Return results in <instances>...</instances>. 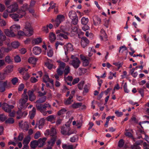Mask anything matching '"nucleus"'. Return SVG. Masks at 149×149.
Returning <instances> with one entry per match:
<instances>
[{
	"label": "nucleus",
	"instance_id": "f257e3e1",
	"mask_svg": "<svg viewBox=\"0 0 149 149\" xmlns=\"http://www.w3.org/2000/svg\"><path fill=\"white\" fill-rule=\"evenodd\" d=\"M21 28L20 26L18 24H14L10 27V31L8 29H5L4 32L6 36L10 37H13L16 36L15 32Z\"/></svg>",
	"mask_w": 149,
	"mask_h": 149
},
{
	"label": "nucleus",
	"instance_id": "f03ea898",
	"mask_svg": "<svg viewBox=\"0 0 149 149\" xmlns=\"http://www.w3.org/2000/svg\"><path fill=\"white\" fill-rule=\"evenodd\" d=\"M56 32L58 40H62L63 39L68 38V36L69 33L64 26H61L60 29L56 30Z\"/></svg>",
	"mask_w": 149,
	"mask_h": 149
},
{
	"label": "nucleus",
	"instance_id": "7ed1b4c3",
	"mask_svg": "<svg viewBox=\"0 0 149 149\" xmlns=\"http://www.w3.org/2000/svg\"><path fill=\"white\" fill-rule=\"evenodd\" d=\"M37 109L40 111L44 116H46L48 113L50 114L52 113V111H46L47 108H50L51 106L49 103H45L44 104H37L36 105Z\"/></svg>",
	"mask_w": 149,
	"mask_h": 149
},
{
	"label": "nucleus",
	"instance_id": "20e7f679",
	"mask_svg": "<svg viewBox=\"0 0 149 149\" xmlns=\"http://www.w3.org/2000/svg\"><path fill=\"white\" fill-rule=\"evenodd\" d=\"M27 92V89H24V93L22 95V98L19 100L18 103V107L19 109H22L24 107V105L27 102L28 99V96L26 94Z\"/></svg>",
	"mask_w": 149,
	"mask_h": 149
},
{
	"label": "nucleus",
	"instance_id": "39448f33",
	"mask_svg": "<svg viewBox=\"0 0 149 149\" xmlns=\"http://www.w3.org/2000/svg\"><path fill=\"white\" fill-rule=\"evenodd\" d=\"M71 58L72 60L69 61V58L67 57L65 61V62H68L69 64L72 65L74 68H78L80 63V60L77 58L73 55H71Z\"/></svg>",
	"mask_w": 149,
	"mask_h": 149
},
{
	"label": "nucleus",
	"instance_id": "423d86ee",
	"mask_svg": "<svg viewBox=\"0 0 149 149\" xmlns=\"http://www.w3.org/2000/svg\"><path fill=\"white\" fill-rule=\"evenodd\" d=\"M70 123L68 122L64 125L63 126L61 130V133L64 135H69L75 133V132L71 130L70 127Z\"/></svg>",
	"mask_w": 149,
	"mask_h": 149
},
{
	"label": "nucleus",
	"instance_id": "0eeeda50",
	"mask_svg": "<svg viewBox=\"0 0 149 149\" xmlns=\"http://www.w3.org/2000/svg\"><path fill=\"white\" fill-rule=\"evenodd\" d=\"M10 83L6 80L4 81H0V92H3L6 90V88H9L11 86Z\"/></svg>",
	"mask_w": 149,
	"mask_h": 149
},
{
	"label": "nucleus",
	"instance_id": "6e6552de",
	"mask_svg": "<svg viewBox=\"0 0 149 149\" xmlns=\"http://www.w3.org/2000/svg\"><path fill=\"white\" fill-rule=\"evenodd\" d=\"M68 16L69 18L72 20V23L74 25H76L78 20L76 13L73 10H71L69 12Z\"/></svg>",
	"mask_w": 149,
	"mask_h": 149
},
{
	"label": "nucleus",
	"instance_id": "1a4fd4ad",
	"mask_svg": "<svg viewBox=\"0 0 149 149\" xmlns=\"http://www.w3.org/2000/svg\"><path fill=\"white\" fill-rule=\"evenodd\" d=\"M24 28L23 29L24 31H27L29 33H26L27 36H30L33 34V30L31 27V25L29 22H27L25 23Z\"/></svg>",
	"mask_w": 149,
	"mask_h": 149
},
{
	"label": "nucleus",
	"instance_id": "9d476101",
	"mask_svg": "<svg viewBox=\"0 0 149 149\" xmlns=\"http://www.w3.org/2000/svg\"><path fill=\"white\" fill-rule=\"evenodd\" d=\"M21 14L20 12L18 10L17 14L13 13L10 15V17L12 18L15 21H18L19 18H22L23 17L25 16V13L24 12H22Z\"/></svg>",
	"mask_w": 149,
	"mask_h": 149
},
{
	"label": "nucleus",
	"instance_id": "9b49d317",
	"mask_svg": "<svg viewBox=\"0 0 149 149\" xmlns=\"http://www.w3.org/2000/svg\"><path fill=\"white\" fill-rule=\"evenodd\" d=\"M18 8V5L16 2H14L13 3L7 7V11L9 13H12L15 12Z\"/></svg>",
	"mask_w": 149,
	"mask_h": 149
},
{
	"label": "nucleus",
	"instance_id": "f8f14e48",
	"mask_svg": "<svg viewBox=\"0 0 149 149\" xmlns=\"http://www.w3.org/2000/svg\"><path fill=\"white\" fill-rule=\"evenodd\" d=\"M57 62L58 63L59 65V68L57 70V72L58 75H61L62 74L64 71V68L65 67V64L60 60H58Z\"/></svg>",
	"mask_w": 149,
	"mask_h": 149
},
{
	"label": "nucleus",
	"instance_id": "ddd939ff",
	"mask_svg": "<svg viewBox=\"0 0 149 149\" xmlns=\"http://www.w3.org/2000/svg\"><path fill=\"white\" fill-rule=\"evenodd\" d=\"M65 20V17L63 15H59L57 16L56 19L54 22V26L58 27L61 22Z\"/></svg>",
	"mask_w": 149,
	"mask_h": 149
},
{
	"label": "nucleus",
	"instance_id": "4468645a",
	"mask_svg": "<svg viewBox=\"0 0 149 149\" xmlns=\"http://www.w3.org/2000/svg\"><path fill=\"white\" fill-rule=\"evenodd\" d=\"M136 135L138 136L139 135L137 136V138L140 139L141 137H144V139L149 143V137H148L147 135H146L144 132L141 130H140L139 131L136 133Z\"/></svg>",
	"mask_w": 149,
	"mask_h": 149
},
{
	"label": "nucleus",
	"instance_id": "2eb2a0df",
	"mask_svg": "<svg viewBox=\"0 0 149 149\" xmlns=\"http://www.w3.org/2000/svg\"><path fill=\"white\" fill-rule=\"evenodd\" d=\"M14 107L13 105H9L6 103H4L2 105V108L7 112H10Z\"/></svg>",
	"mask_w": 149,
	"mask_h": 149
},
{
	"label": "nucleus",
	"instance_id": "dca6fc26",
	"mask_svg": "<svg viewBox=\"0 0 149 149\" xmlns=\"http://www.w3.org/2000/svg\"><path fill=\"white\" fill-rule=\"evenodd\" d=\"M43 81L44 82L46 83V85L47 87L49 86V84L48 82L51 83L52 85L53 86L54 84V81L53 80L50 79L49 77L48 76L47 74H45L43 78Z\"/></svg>",
	"mask_w": 149,
	"mask_h": 149
},
{
	"label": "nucleus",
	"instance_id": "f3484780",
	"mask_svg": "<svg viewBox=\"0 0 149 149\" xmlns=\"http://www.w3.org/2000/svg\"><path fill=\"white\" fill-rule=\"evenodd\" d=\"M65 54L66 55L68 52L72 51L73 50L72 45L70 43H68L64 47Z\"/></svg>",
	"mask_w": 149,
	"mask_h": 149
},
{
	"label": "nucleus",
	"instance_id": "a211bd4d",
	"mask_svg": "<svg viewBox=\"0 0 149 149\" xmlns=\"http://www.w3.org/2000/svg\"><path fill=\"white\" fill-rule=\"evenodd\" d=\"M20 127L24 130L27 131L29 128V124L28 122H25L24 123L22 121L19 123Z\"/></svg>",
	"mask_w": 149,
	"mask_h": 149
},
{
	"label": "nucleus",
	"instance_id": "6ab92c4d",
	"mask_svg": "<svg viewBox=\"0 0 149 149\" xmlns=\"http://www.w3.org/2000/svg\"><path fill=\"white\" fill-rule=\"evenodd\" d=\"M56 139V138L55 136L52 137L50 140L47 141V147L49 148L51 147L52 149V147L54 144Z\"/></svg>",
	"mask_w": 149,
	"mask_h": 149
},
{
	"label": "nucleus",
	"instance_id": "aec40b11",
	"mask_svg": "<svg viewBox=\"0 0 149 149\" xmlns=\"http://www.w3.org/2000/svg\"><path fill=\"white\" fill-rule=\"evenodd\" d=\"M41 49L39 47L36 46L33 48V53L36 55H38L40 54L41 53Z\"/></svg>",
	"mask_w": 149,
	"mask_h": 149
},
{
	"label": "nucleus",
	"instance_id": "412c9836",
	"mask_svg": "<svg viewBox=\"0 0 149 149\" xmlns=\"http://www.w3.org/2000/svg\"><path fill=\"white\" fill-rule=\"evenodd\" d=\"M89 41L86 38H81V46L84 48L88 44Z\"/></svg>",
	"mask_w": 149,
	"mask_h": 149
},
{
	"label": "nucleus",
	"instance_id": "4be33fe9",
	"mask_svg": "<svg viewBox=\"0 0 149 149\" xmlns=\"http://www.w3.org/2000/svg\"><path fill=\"white\" fill-rule=\"evenodd\" d=\"M28 94L29 96V100L31 101L34 100L36 97L33 94V91L29 90L28 92Z\"/></svg>",
	"mask_w": 149,
	"mask_h": 149
},
{
	"label": "nucleus",
	"instance_id": "5701e85b",
	"mask_svg": "<svg viewBox=\"0 0 149 149\" xmlns=\"http://www.w3.org/2000/svg\"><path fill=\"white\" fill-rule=\"evenodd\" d=\"M56 116L53 115H51L47 117L46 118L47 120L52 123H54L55 122Z\"/></svg>",
	"mask_w": 149,
	"mask_h": 149
},
{
	"label": "nucleus",
	"instance_id": "b1692460",
	"mask_svg": "<svg viewBox=\"0 0 149 149\" xmlns=\"http://www.w3.org/2000/svg\"><path fill=\"white\" fill-rule=\"evenodd\" d=\"M93 23L95 26L99 25L101 23V19L97 16L94 17L93 19Z\"/></svg>",
	"mask_w": 149,
	"mask_h": 149
},
{
	"label": "nucleus",
	"instance_id": "393cba45",
	"mask_svg": "<svg viewBox=\"0 0 149 149\" xmlns=\"http://www.w3.org/2000/svg\"><path fill=\"white\" fill-rule=\"evenodd\" d=\"M46 140L47 138L45 137L39 139L38 141H37L38 142V147H40L44 145Z\"/></svg>",
	"mask_w": 149,
	"mask_h": 149
},
{
	"label": "nucleus",
	"instance_id": "a878e982",
	"mask_svg": "<svg viewBox=\"0 0 149 149\" xmlns=\"http://www.w3.org/2000/svg\"><path fill=\"white\" fill-rule=\"evenodd\" d=\"M28 5L26 3H25L21 7V8L18 10L21 14H22V12L23 11L25 13V15L26 13L25 11L28 9Z\"/></svg>",
	"mask_w": 149,
	"mask_h": 149
},
{
	"label": "nucleus",
	"instance_id": "bb28decb",
	"mask_svg": "<svg viewBox=\"0 0 149 149\" xmlns=\"http://www.w3.org/2000/svg\"><path fill=\"white\" fill-rule=\"evenodd\" d=\"M7 45L8 47H2L1 48L2 50H3L4 53H8L12 49V47L10 46L9 44H7Z\"/></svg>",
	"mask_w": 149,
	"mask_h": 149
},
{
	"label": "nucleus",
	"instance_id": "cd10ccee",
	"mask_svg": "<svg viewBox=\"0 0 149 149\" xmlns=\"http://www.w3.org/2000/svg\"><path fill=\"white\" fill-rule=\"evenodd\" d=\"M72 125H76L78 128H80L82 125V121L81 120H77L76 122L74 121L72 122Z\"/></svg>",
	"mask_w": 149,
	"mask_h": 149
},
{
	"label": "nucleus",
	"instance_id": "c85d7f7f",
	"mask_svg": "<svg viewBox=\"0 0 149 149\" xmlns=\"http://www.w3.org/2000/svg\"><path fill=\"white\" fill-rule=\"evenodd\" d=\"M26 107V106L25 105V104L24 105V107L22 109H19L18 107H17L19 110L17 112V119H19L21 118L22 117V112L20 109L24 108Z\"/></svg>",
	"mask_w": 149,
	"mask_h": 149
},
{
	"label": "nucleus",
	"instance_id": "c756f323",
	"mask_svg": "<svg viewBox=\"0 0 149 149\" xmlns=\"http://www.w3.org/2000/svg\"><path fill=\"white\" fill-rule=\"evenodd\" d=\"M42 41V39L40 37L37 38L33 39L32 41V43L35 45H38L41 43Z\"/></svg>",
	"mask_w": 149,
	"mask_h": 149
},
{
	"label": "nucleus",
	"instance_id": "7c9ffc66",
	"mask_svg": "<svg viewBox=\"0 0 149 149\" xmlns=\"http://www.w3.org/2000/svg\"><path fill=\"white\" fill-rule=\"evenodd\" d=\"M52 60H48L45 63V65L49 69H51L53 67V65L52 64Z\"/></svg>",
	"mask_w": 149,
	"mask_h": 149
},
{
	"label": "nucleus",
	"instance_id": "2f4dec72",
	"mask_svg": "<svg viewBox=\"0 0 149 149\" xmlns=\"http://www.w3.org/2000/svg\"><path fill=\"white\" fill-rule=\"evenodd\" d=\"M38 60V59L33 57H31L28 59V62L31 64L35 65Z\"/></svg>",
	"mask_w": 149,
	"mask_h": 149
},
{
	"label": "nucleus",
	"instance_id": "473e14b6",
	"mask_svg": "<svg viewBox=\"0 0 149 149\" xmlns=\"http://www.w3.org/2000/svg\"><path fill=\"white\" fill-rule=\"evenodd\" d=\"M5 62L8 64L12 63L13 62V59L9 55L6 56L5 59Z\"/></svg>",
	"mask_w": 149,
	"mask_h": 149
},
{
	"label": "nucleus",
	"instance_id": "72a5a7b5",
	"mask_svg": "<svg viewBox=\"0 0 149 149\" xmlns=\"http://www.w3.org/2000/svg\"><path fill=\"white\" fill-rule=\"evenodd\" d=\"M31 137L30 136H28L26 137L24 139L23 141V145H28L29 143L31 140Z\"/></svg>",
	"mask_w": 149,
	"mask_h": 149
},
{
	"label": "nucleus",
	"instance_id": "f704fd0d",
	"mask_svg": "<svg viewBox=\"0 0 149 149\" xmlns=\"http://www.w3.org/2000/svg\"><path fill=\"white\" fill-rule=\"evenodd\" d=\"M125 130L126 132L125 133V135L126 136H127L131 138V139H132V140H133L134 142L136 141V139L134 138L132 136V134L130 132H128L127 130L126 129Z\"/></svg>",
	"mask_w": 149,
	"mask_h": 149
},
{
	"label": "nucleus",
	"instance_id": "c9c22d12",
	"mask_svg": "<svg viewBox=\"0 0 149 149\" xmlns=\"http://www.w3.org/2000/svg\"><path fill=\"white\" fill-rule=\"evenodd\" d=\"M47 98L46 96H44L40 98L38 100H37L36 103H37L36 105L37 104H40V103H42L45 101Z\"/></svg>",
	"mask_w": 149,
	"mask_h": 149
},
{
	"label": "nucleus",
	"instance_id": "e433bc0d",
	"mask_svg": "<svg viewBox=\"0 0 149 149\" xmlns=\"http://www.w3.org/2000/svg\"><path fill=\"white\" fill-rule=\"evenodd\" d=\"M49 39L51 42H54L56 39L55 34L53 32L50 33H49Z\"/></svg>",
	"mask_w": 149,
	"mask_h": 149
},
{
	"label": "nucleus",
	"instance_id": "4c0bfd02",
	"mask_svg": "<svg viewBox=\"0 0 149 149\" xmlns=\"http://www.w3.org/2000/svg\"><path fill=\"white\" fill-rule=\"evenodd\" d=\"M66 112V109L65 108H63L58 111L57 114L58 116H63Z\"/></svg>",
	"mask_w": 149,
	"mask_h": 149
},
{
	"label": "nucleus",
	"instance_id": "58836bf2",
	"mask_svg": "<svg viewBox=\"0 0 149 149\" xmlns=\"http://www.w3.org/2000/svg\"><path fill=\"white\" fill-rule=\"evenodd\" d=\"M101 35L100 36V38L102 40L103 37L107 39V36L105 31L103 29H102L100 31Z\"/></svg>",
	"mask_w": 149,
	"mask_h": 149
},
{
	"label": "nucleus",
	"instance_id": "ea45409f",
	"mask_svg": "<svg viewBox=\"0 0 149 149\" xmlns=\"http://www.w3.org/2000/svg\"><path fill=\"white\" fill-rule=\"evenodd\" d=\"M19 43L17 41H14L12 42L11 44L12 48H17L19 46Z\"/></svg>",
	"mask_w": 149,
	"mask_h": 149
},
{
	"label": "nucleus",
	"instance_id": "a19ab883",
	"mask_svg": "<svg viewBox=\"0 0 149 149\" xmlns=\"http://www.w3.org/2000/svg\"><path fill=\"white\" fill-rule=\"evenodd\" d=\"M31 147L33 148H35L38 146V142L36 140H34L31 142Z\"/></svg>",
	"mask_w": 149,
	"mask_h": 149
},
{
	"label": "nucleus",
	"instance_id": "79ce46f5",
	"mask_svg": "<svg viewBox=\"0 0 149 149\" xmlns=\"http://www.w3.org/2000/svg\"><path fill=\"white\" fill-rule=\"evenodd\" d=\"M45 122V120L43 118L40 119L39 121L38 127L39 129H41L43 127Z\"/></svg>",
	"mask_w": 149,
	"mask_h": 149
},
{
	"label": "nucleus",
	"instance_id": "37998d69",
	"mask_svg": "<svg viewBox=\"0 0 149 149\" xmlns=\"http://www.w3.org/2000/svg\"><path fill=\"white\" fill-rule=\"evenodd\" d=\"M49 47L47 52V55L49 57H51L53 54V50L51 48L49 47Z\"/></svg>",
	"mask_w": 149,
	"mask_h": 149
},
{
	"label": "nucleus",
	"instance_id": "c03bdc74",
	"mask_svg": "<svg viewBox=\"0 0 149 149\" xmlns=\"http://www.w3.org/2000/svg\"><path fill=\"white\" fill-rule=\"evenodd\" d=\"M81 105V103H74L70 107L74 109H77L80 107Z\"/></svg>",
	"mask_w": 149,
	"mask_h": 149
},
{
	"label": "nucleus",
	"instance_id": "a18cd8bd",
	"mask_svg": "<svg viewBox=\"0 0 149 149\" xmlns=\"http://www.w3.org/2000/svg\"><path fill=\"white\" fill-rule=\"evenodd\" d=\"M139 143L137 142H136L133 145H131L130 148L131 149H140V148L138 146Z\"/></svg>",
	"mask_w": 149,
	"mask_h": 149
},
{
	"label": "nucleus",
	"instance_id": "49530a36",
	"mask_svg": "<svg viewBox=\"0 0 149 149\" xmlns=\"http://www.w3.org/2000/svg\"><path fill=\"white\" fill-rule=\"evenodd\" d=\"M88 19L87 18H85L83 17L81 19V23L82 24L84 25H86L88 23Z\"/></svg>",
	"mask_w": 149,
	"mask_h": 149
},
{
	"label": "nucleus",
	"instance_id": "de8ad7c7",
	"mask_svg": "<svg viewBox=\"0 0 149 149\" xmlns=\"http://www.w3.org/2000/svg\"><path fill=\"white\" fill-rule=\"evenodd\" d=\"M36 109L35 108H33L32 110L30 112L29 115L31 119H32L34 116L36 114Z\"/></svg>",
	"mask_w": 149,
	"mask_h": 149
},
{
	"label": "nucleus",
	"instance_id": "09e8293b",
	"mask_svg": "<svg viewBox=\"0 0 149 149\" xmlns=\"http://www.w3.org/2000/svg\"><path fill=\"white\" fill-rule=\"evenodd\" d=\"M26 33H29L27 31H23L21 30H19L18 31L17 35L19 36H27L26 35Z\"/></svg>",
	"mask_w": 149,
	"mask_h": 149
},
{
	"label": "nucleus",
	"instance_id": "8fccbe9b",
	"mask_svg": "<svg viewBox=\"0 0 149 149\" xmlns=\"http://www.w3.org/2000/svg\"><path fill=\"white\" fill-rule=\"evenodd\" d=\"M56 130L54 128H52L50 132V135L52 136V137L55 136L56 138Z\"/></svg>",
	"mask_w": 149,
	"mask_h": 149
},
{
	"label": "nucleus",
	"instance_id": "3c124183",
	"mask_svg": "<svg viewBox=\"0 0 149 149\" xmlns=\"http://www.w3.org/2000/svg\"><path fill=\"white\" fill-rule=\"evenodd\" d=\"M13 66L12 65H8L6 67V72L10 73L13 70Z\"/></svg>",
	"mask_w": 149,
	"mask_h": 149
},
{
	"label": "nucleus",
	"instance_id": "603ef678",
	"mask_svg": "<svg viewBox=\"0 0 149 149\" xmlns=\"http://www.w3.org/2000/svg\"><path fill=\"white\" fill-rule=\"evenodd\" d=\"M6 37L3 35L0 36V46L3 45V41L5 40L6 39Z\"/></svg>",
	"mask_w": 149,
	"mask_h": 149
},
{
	"label": "nucleus",
	"instance_id": "864d4df0",
	"mask_svg": "<svg viewBox=\"0 0 149 149\" xmlns=\"http://www.w3.org/2000/svg\"><path fill=\"white\" fill-rule=\"evenodd\" d=\"M62 148L63 149H73V146L72 145L63 144Z\"/></svg>",
	"mask_w": 149,
	"mask_h": 149
},
{
	"label": "nucleus",
	"instance_id": "5fc2aeb1",
	"mask_svg": "<svg viewBox=\"0 0 149 149\" xmlns=\"http://www.w3.org/2000/svg\"><path fill=\"white\" fill-rule=\"evenodd\" d=\"M116 72L113 73V72H110L109 73V75L108 77V79H113V77H116Z\"/></svg>",
	"mask_w": 149,
	"mask_h": 149
},
{
	"label": "nucleus",
	"instance_id": "6e6d98bb",
	"mask_svg": "<svg viewBox=\"0 0 149 149\" xmlns=\"http://www.w3.org/2000/svg\"><path fill=\"white\" fill-rule=\"evenodd\" d=\"M78 138L77 136H74L70 139V141L72 142H74L78 141Z\"/></svg>",
	"mask_w": 149,
	"mask_h": 149
},
{
	"label": "nucleus",
	"instance_id": "4d7b16f0",
	"mask_svg": "<svg viewBox=\"0 0 149 149\" xmlns=\"http://www.w3.org/2000/svg\"><path fill=\"white\" fill-rule=\"evenodd\" d=\"M72 98L69 97L68 99L65 100L64 103L66 105H68L71 103L72 100H71Z\"/></svg>",
	"mask_w": 149,
	"mask_h": 149
},
{
	"label": "nucleus",
	"instance_id": "13d9d810",
	"mask_svg": "<svg viewBox=\"0 0 149 149\" xmlns=\"http://www.w3.org/2000/svg\"><path fill=\"white\" fill-rule=\"evenodd\" d=\"M14 59L15 62L16 63H19L21 61L20 57L18 55L15 56L14 58Z\"/></svg>",
	"mask_w": 149,
	"mask_h": 149
},
{
	"label": "nucleus",
	"instance_id": "bf43d9fd",
	"mask_svg": "<svg viewBox=\"0 0 149 149\" xmlns=\"http://www.w3.org/2000/svg\"><path fill=\"white\" fill-rule=\"evenodd\" d=\"M89 52L88 56H92L93 54V53L92 52H93L95 53L96 52L95 50L93 48L91 47H89Z\"/></svg>",
	"mask_w": 149,
	"mask_h": 149
},
{
	"label": "nucleus",
	"instance_id": "052dcab7",
	"mask_svg": "<svg viewBox=\"0 0 149 149\" xmlns=\"http://www.w3.org/2000/svg\"><path fill=\"white\" fill-rule=\"evenodd\" d=\"M14 122V120L13 118H8L6 120L5 123H6L12 124Z\"/></svg>",
	"mask_w": 149,
	"mask_h": 149
},
{
	"label": "nucleus",
	"instance_id": "680f3d73",
	"mask_svg": "<svg viewBox=\"0 0 149 149\" xmlns=\"http://www.w3.org/2000/svg\"><path fill=\"white\" fill-rule=\"evenodd\" d=\"M70 68L68 66H67L65 69L64 72L65 76L67 75L69 73L70 71Z\"/></svg>",
	"mask_w": 149,
	"mask_h": 149
},
{
	"label": "nucleus",
	"instance_id": "e2e57ef3",
	"mask_svg": "<svg viewBox=\"0 0 149 149\" xmlns=\"http://www.w3.org/2000/svg\"><path fill=\"white\" fill-rule=\"evenodd\" d=\"M127 49V48L126 47L125 45H123L120 47L119 52H120L122 53Z\"/></svg>",
	"mask_w": 149,
	"mask_h": 149
},
{
	"label": "nucleus",
	"instance_id": "0e129e2a",
	"mask_svg": "<svg viewBox=\"0 0 149 149\" xmlns=\"http://www.w3.org/2000/svg\"><path fill=\"white\" fill-rule=\"evenodd\" d=\"M18 79L17 77H14L12 79L11 81L12 84L13 85H15L18 82Z\"/></svg>",
	"mask_w": 149,
	"mask_h": 149
},
{
	"label": "nucleus",
	"instance_id": "69168bd1",
	"mask_svg": "<svg viewBox=\"0 0 149 149\" xmlns=\"http://www.w3.org/2000/svg\"><path fill=\"white\" fill-rule=\"evenodd\" d=\"M113 64L117 66L118 69H119L122 66L123 63L118 62L113 63Z\"/></svg>",
	"mask_w": 149,
	"mask_h": 149
},
{
	"label": "nucleus",
	"instance_id": "338daca9",
	"mask_svg": "<svg viewBox=\"0 0 149 149\" xmlns=\"http://www.w3.org/2000/svg\"><path fill=\"white\" fill-rule=\"evenodd\" d=\"M84 84V81H82L79 83L78 85V88L80 90H81L82 89L83 85Z\"/></svg>",
	"mask_w": 149,
	"mask_h": 149
},
{
	"label": "nucleus",
	"instance_id": "774afa93",
	"mask_svg": "<svg viewBox=\"0 0 149 149\" xmlns=\"http://www.w3.org/2000/svg\"><path fill=\"white\" fill-rule=\"evenodd\" d=\"M7 118L6 116L3 114L0 115V120L1 121H3Z\"/></svg>",
	"mask_w": 149,
	"mask_h": 149
}]
</instances>
